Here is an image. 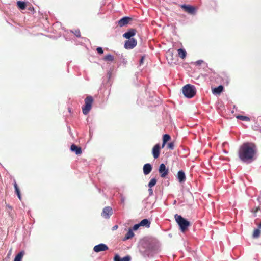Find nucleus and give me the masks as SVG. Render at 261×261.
<instances>
[{
	"mask_svg": "<svg viewBox=\"0 0 261 261\" xmlns=\"http://www.w3.org/2000/svg\"><path fill=\"white\" fill-rule=\"evenodd\" d=\"M181 8L187 13L191 15H194L196 13V8L189 5H181Z\"/></svg>",
	"mask_w": 261,
	"mask_h": 261,
	"instance_id": "5",
	"label": "nucleus"
},
{
	"mask_svg": "<svg viewBox=\"0 0 261 261\" xmlns=\"http://www.w3.org/2000/svg\"><path fill=\"white\" fill-rule=\"evenodd\" d=\"M159 172L162 177H165L169 173L168 169H166L164 164H161L159 167Z\"/></svg>",
	"mask_w": 261,
	"mask_h": 261,
	"instance_id": "8",
	"label": "nucleus"
},
{
	"mask_svg": "<svg viewBox=\"0 0 261 261\" xmlns=\"http://www.w3.org/2000/svg\"><path fill=\"white\" fill-rule=\"evenodd\" d=\"M256 153V145L252 143L246 142L240 147L238 156L242 162L249 164L255 160Z\"/></svg>",
	"mask_w": 261,
	"mask_h": 261,
	"instance_id": "1",
	"label": "nucleus"
},
{
	"mask_svg": "<svg viewBox=\"0 0 261 261\" xmlns=\"http://www.w3.org/2000/svg\"><path fill=\"white\" fill-rule=\"evenodd\" d=\"M113 214V210L111 207L106 206L103 208L101 213V216L106 219L109 218Z\"/></svg>",
	"mask_w": 261,
	"mask_h": 261,
	"instance_id": "6",
	"label": "nucleus"
},
{
	"mask_svg": "<svg viewBox=\"0 0 261 261\" xmlns=\"http://www.w3.org/2000/svg\"><path fill=\"white\" fill-rule=\"evenodd\" d=\"M148 191L150 195H151L153 194V190L151 189V188H149Z\"/></svg>",
	"mask_w": 261,
	"mask_h": 261,
	"instance_id": "34",
	"label": "nucleus"
},
{
	"mask_svg": "<svg viewBox=\"0 0 261 261\" xmlns=\"http://www.w3.org/2000/svg\"><path fill=\"white\" fill-rule=\"evenodd\" d=\"M236 118L239 120L244 121H249L250 120V118L247 116H242V115H237Z\"/></svg>",
	"mask_w": 261,
	"mask_h": 261,
	"instance_id": "24",
	"label": "nucleus"
},
{
	"mask_svg": "<svg viewBox=\"0 0 261 261\" xmlns=\"http://www.w3.org/2000/svg\"><path fill=\"white\" fill-rule=\"evenodd\" d=\"M72 33L77 37H81V32L79 29L75 30L74 31H72Z\"/></svg>",
	"mask_w": 261,
	"mask_h": 261,
	"instance_id": "29",
	"label": "nucleus"
},
{
	"mask_svg": "<svg viewBox=\"0 0 261 261\" xmlns=\"http://www.w3.org/2000/svg\"><path fill=\"white\" fill-rule=\"evenodd\" d=\"M258 207H254L252 210L251 212L254 214V216H256V214L258 212Z\"/></svg>",
	"mask_w": 261,
	"mask_h": 261,
	"instance_id": "31",
	"label": "nucleus"
},
{
	"mask_svg": "<svg viewBox=\"0 0 261 261\" xmlns=\"http://www.w3.org/2000/svg\"><path fill=\"white\" fill-rule=\"evenodd\" d=\"M137 45V41L134 38L129 39L126 41L124 44V47L126 49H132L135 47Z\"/></svg>",
	"mask_w": 261,
	"mask_h": 261,
	"instance_id": "7",
	"label": "nucleus"
},
{
	"mask_svg": "<svg viewBox=\"0 0 261 261\" xmlns=\"http://www.w3.org/2000/svg\"><path fill=\"white\" fill-rule=\"evenodd\" d=\"M118 225H115L113 227L112 230H116L118 228Z\"/></svg>",
	"mask_w": 261,
	"mask_h": 261,
	"instance_id": "36",
	"label": "nucleus"
},
{
	"mask_svg": "<svg viewBox=\"0 0 261 261\" xmlns=\"http://www.w3.org/2000/svg\"><path fill=\"white\" fill-rule=\"evenodd\" d=\"M156 184V179L154 178H152L150 180V181H149V182L148 183V187L149 188H152V187L155 186Z\"/></svg>",
	"mask_w": 261,
	"mask_h": 261,
	"instance_id": "28",
	"label": "nucleus"
},
{
	"mask_svg": "<svg viewBox=\"0 0 261 261\" xmlns=\"http://www.w3.org/2000/svg\"><path fill=\"white\" fill-rule=\"evenodd\" d=\"M183 94L188 98H192L196 94V90L195 87L190 84L184 86L182 89Z\"/></svg>",
	"mask_w": 261,
	"mask_h": 261,
	"instance_id": "3",
	"label": "nucleus"
},
{
	"mask_svg": "<svg viewBox=\"0 0 261 261\" xmlns=\"http://www.w3.org/2000/svg\"><path fill=\"white\" fill-rule=\"evenodd\" d=\"M203 62V61L202 60H198L196 62V63L198 65H200Z\"/></svg>",
	"mask_w": 261,
	"mask_h": 261,
	"instance_id": "35",
	"label": "nucleus"
},
{
	"mask_svg": "<svg viewBox=\"0 0 261 261\" xmlns=\"http://www.w3.org/2000/svg\"><path fill=\"white\" fill-rule=\"evenodd\" d=\"M17 5L21 10H24L26 8V3L24 2L19 1L17 2Z\"/></svg>",
	"mask_w": 261,
	"mask_h": 261,
	"instance_id": "20",
	"label": "nucleus"
},
{
	"mask_svg": "<svg viewBox=\"0 0 261 261\" xmlns=\"http://www.w3.org/2000/svg\"><path fill=\"white\" fill-rule=\"evenodd\" d=\"M143 61V58L141 59V62Z\"/></svg>",
	"mask_w": 261,
	"mask_h": 261,
	"instance_id": "39",
	"label": "nucleus"
},
{
	"mask_svg": "<svg viewBox=\"0 0 261 261\" xmlns=\"http://www.w3.org/2000/svg\"><path fill=\"white\" fill-rule=\"evenodd\" d=\"M136 33V30L134 29H130L128 32L125 33L123 36L126 39H131L130 38L134 36Z\"/></svg>",
	"mask_w": 261,
	"mask_h": 261,
	"instance_id": "12",
	"label": "nucleus"
},
{
	"mask_svg": "<svg viewBox=\"0 0 261 261\" xmlns=\"http://www.w3.org/2000/svg\"><path fill=\"white\" fill-rule=\"evenodd\" d=\"M14 186L15 192L18 196V197L19 198V199L20 200H21L20 192L19 189L17 186V184H16V182H15V183L14 184Z\"/></svg>",
	"mask_w": 261,
	"mask_h": 261,
	"instance_id": "25",
	"label": "nucleus"
},
{
	"mask_svg": "<svg viewBox=\"0 0 261 261\" xmlns=\"http://www.w3.org/2000/svg\"><path fill=\"white\" fill-rule=\"evenodd\" d=\"M96 50H97V53L99 54H102L103 53V50L102 48L100 47H98L96 48Z\"/></svg>",
	"mask_w": 261,
	"mask_h": 261,
	"instance_id": "32",
	"label": "nucleus"
},
{
	"mask_svg": "<svg viewBox=\"0 0 261 261\" xmlns=\"http://www.w3.org/2000/svg\"><path fill=\"white\" fill-rule=\"evenodd\" d=\"M177 51L179 57H180L181 59H184L186 58L187 53L185 50L180 48L178 49Z\"/></svg>",
	"mask_w": 261,
	"mask_h": 261,
	"instance_id": "19",
	"label": "nucleus"
},
{
	"mask_svg": "<svg viewBox=\"0 0 261 261\" xmlns=\"http://www.w3.org/2000/svg\"><path fill=\"white\" fill-rule=\"evenodd\" d=\"M166 143H164V142L163 141V143H162V148H164L165 146Z\"/></svg>",
	"mask_w": 261,
	"mask_h": 261,
	"instance_id": "37",
	"label": "nucleus"
},
{
	"mask_svg": "<svg viewBox=\"0 0 261 261\" xmlns=\"http://www.w3.org/2000/svg\"><path fill=\"white\" fill-rule=\"evenodd\" d=\"M24 252L21 251L15 257L14 261H22V257L24 255Z\"/></svg>",
	"mask_w": 261,
	"mask_h": 261,
	"instance_id": "21",
	"label": "nucleus"
},
{
	"mask_svg": "<svg viewBox=\"0 0 261 261\" xmlns=\"http://www.w3.org/2000/svg\"><path fill=\"white\" fill-rule=\"evenodd\" d=\"M261 234V231L259 229H256L254 230L252 237L253 238H258Z\"/></svg>",
	"mask_w": 261,
	"mask_h": 261,
	"instance_id": "23",
	"label": "nucleus"
},
{
	"mask_svg": "<svg viewBox=\"0 0 261 261\" xmlns=\"http://www.w3.org/2000/svg\"><path fill=\"white\" fill-rule=\"evenodd\" d=\"M141 226L140 225V223L139 224H135L134 225L133 227V230H137L139 227Z\"/></svg>",
	"mask_w": 261,
	"mask_h": 261,
	"instance_id": "33",
	"label": "nucleus"
},
{
	"mask_svg": "<svg viewBox=\"0 0 261 261\" xmlns=\"http://www.w3.org/2000/svg\"><path fill=\"white\" fill-rule=\"evenodd\" d=\"M171 139V137L168 134H165L163 137V141L164 143H166L168 141Z\"/></svg>",
	"mask_w": 261,
	"mask_h": 261,
	"instance_id": "27",
	"label": "nucleus"
},
{
	"mask_svg": "<svg viewBox=\"0 0 261 261\" xmlns=\"http://www.w3.org/2000/svg\"><path fill=\"white\" fill-rule=\"evenodd\" d=\"M109 249L108 247L105 244H100L94 246L93 250L95 252H99L100 251H104Z\"/></svg>",
	"mask_w": 261,
	"mask_h": 261,
	"instance_id": "9",
	"label": "nucleus"
},
{
	"mask_svg": "<svg viewBox=\"0 0 261 261\" xmlns=\"http://www.w3.org/2000/svg\"><path fill=\"white\" fill-rule=\"evenodd\" d=\"M175 219L180 227V229L182 232H185L190 225L189 221L184 218L180 215L176 214L175 215Z\"/></svg>",
	"mask_w": 261,
	"mask_h": 261,
	"instance_id": "2",
	"label": "nucleus"
},
{
	"mask_svg": "<svg viewBox=\"0 0 261 261\" xmlns=\"http://www.w3.org/2000/svg\"><path fill=\"white\" fill-rule=\"evenodd\" d=\"M167 147L170 149H174V143L173 142H170L168 144Z\"/></svg>",
	"mask_w": 261,
	"mask_h": 261,
	"instance_id": "30",
	"label": "nucleus"
},
{
	"mask_svg": "<svg viewBox=\"0 0 261 261\" xmlns=\"http://www.w3.org/2000/svg\"><path fill=\"white\" fill-rule=\"evenodd\" d=\"M152 169V166L150 164H149V163L145 164L144 165L143 168L144 174L145 175H148V174H149L151 172Z\"/></svg>",
	"mask_w": 261,
	"mask_h": 261,
	"instance_id": "13",
	"label": "nucleus"
},
{
	"mask_svg": "<svg viewBox=\"0 0 261 261\" xmlns=\"http://www.w3.org/2000/svg\"><path fill=\"white\" fill-rule=\"evenodd\" d=\"M150 223V222L148 219H144L140 222V225L141 226H145L147 228H149Z\"/></svg>",
	"mask_w": 261,
	"mask_h": 261,
	"instance_id": "18",
	"label": "nucleus"
},
{
	"mask_svg": "<svg viewBox=\"0 0 261 261\" xmlns=\"http://www.w3.org/2000/svg\"><path fill=\"white\" fill-rule=\"evenodd\" d=\"M160 145L159 144H156L152 148V154L154 159H158L160 154Z\"/></svg>",
	"mask_w": 261,
	"mask_h": 261,
	"instance_id": "10",
	"label": "nucleus"
},
{
	"mask_svg": "<svg viewBox=\"0 0 261 261\" xmlns=\"http://www.w3.org/2000/svg\"><path fill=\"white\" fill-rule=\"evenodd\" d=\"M224 91V87L220 85L217 87L212 89V92L214 94L219 95Z\"/></svg>",
	"mask_w": 261,
	"mask_h": 261,
	"instance_id": "15",
	"label": "nucleus"
},
{
	"mask_svg": "<svg viewBox=\"0 0 261 261\" xmlns=\"http://www.w3.org/2000/svg\"><path fill=\"white\" fill-rule=\"evenodd\" d=\"M258 227L259 228H261V222L259 223V224L258 225Z\"/></svg>",
	"mask_w": 261,
	"mask_h": 261,
	"instance_id": "38",
	"label": "nucleus"
},
{
	"mask_svg": "<svg viewBox=\"0 0 261 261\" xmlns=\"http://www.w3.org/2000/svg\"><path fill=\"white\" fill-rule=\"evenodd\" d=\"M93 102V99L91 96H88L85 99V105L82 107V112L84 115H87L89 113L91 109Z\"/></svg>",
	"mask_w": 261,
	"mask_h": 261,
	"instance_id": "4",
	"label": "nucleus"
},
{
	"mask_svg": "<svg viewBox=\"0 0 261 261\" xmlns=\"http://www.w3.org/2000/svg\"><path fill=\"white\" fill-rule=\"evenodd\" d=\"M114 261H130V257L129 255L124 257L122 258H121L119 255L116 254L114 258Z\"/></svg>",
	"mask_w": 261,
	"mask_h": 261,
	"instance_id": "17",
	"label": "nucleus"
},
{
	"mask_svg": "<svg viewBox=\"0 0 261 261\" xmlns=\"http://www.w3.org/2000/svg\"><path fill=\"white\" fill-rule=\"evenodd\" d=\"M134 235V233L133 232V230L129 229L125 236L124 240H128L132 238Z\"/></svg>",
	"mask_w": 261,
	"mask_h": 261,
	"instance_id": "22",
	"label": "nucleus"
},
{
	"mask_svg": "<svg viewBox=\"0 0 261 261\" xmlns=\"http://www.w3.org/2000/svg\"><path fill=\"white\" fill-rule=\"evenodd\" d=\"M132 20V18L130 17H124L118 21V24L120 27L126 26Z\"/></svg>",
	"mask_w": 261,
	"mask_h": 261,
	"instance_id": "11",
	"label": "nucleus"
},
{
	"mask_svg": "<svg viewBox=\"0 0 261 261\" xmlns=\"http://www.w3.org/2000/svg\"><path fill=\"white\" fill-rule=\"evenodd\" d=\"M177 178L178 181L180 183L184 182L186 180V175L182 170H180L177 173Z\"/></svg>",
	"mask_w": 261,
	"mask_h": 261,
	"instance_id": "14",
	"label": "nucleus"
},
{
	"mask_svg": "<svg viewBox=\"0 0 261 261\" xmlns=\"http://www.w3.org/2000/svg\"><path fill=\"white\" fill-rule=\"evenodd\" d=\"M70 149L72 151L75 152V154L77 155L81 154L82 153V149L81 148L78 147L75 144H72L71 146Z\"/></svg>",
	"mask_w": 261,
	"mask_h": 261,
	"instance_id": "16",
	"label": "nucleus"
},
{
	"mask_svg": "<svg viewBox=\"0 0 261 261\" xmlns=\"http://www.w3.org/2000/svg\"><path fill=\"white\" fill-rule=\"evenodd\" d=\"M114 59L113 56L111 54L107 55L103 57V60L106 61L112 62L114 60Z\"/></svg>",
	"mask_w": 261,
	"mask_h": 261,
	"instance_id": "26",
	"label": "nucleus"
}]
</instances>
